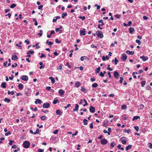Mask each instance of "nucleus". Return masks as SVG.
<instances>
[{"label": "nucleus", "instance_id": "f257e3e1", "mask_svg": "<svg viewBox=\"0 0 152 152\" xmlns=\"http://www.w3.org/2000/svg\"><path fill=\"white\" fill-rule=\"evenodd\" d=\"M23 145L24 148H28L30 146V143L29 142L26 141L24 142Z\"/></svg>", "mask_w": 152, "mask_h": 152}, {"label": "nucleus", "instance_id": "f03ea898", "mask_svg": "<svg viewBox=\"0 0 152 152\" xmlns=\"http://www.w3.org/2000/svg\"><path fill=\"white\" fill-rule=\"evenodd\" d=\"M96 34L98 37H100V38H102L104 36L102 31H98L96 32Z\"/></svg>", "mask_w": 152, "mask_h": 152}, {"label": "nucleus", "instance_id": "7ed1b4c3", "mask_svg": "<svg viewBox=\"0 0 152 152\" xmlns=\"http://www.w3.org/2000/svg\"><path fill=\"white\" fill-rule=\"evenodd\" d=\"M113 75L114 77L116 79L118 78L120 76V75L119 73L116 71H115L114 72Z\"/></svg>", "mask_w": 152, "mask_h": 152}, {"label": "nucleus", "instance_id": "20e7f679", "mask_svg": "<svg viewBox=\"0 0 152 152\" xmlns=\"http://www.w3.org/2000/svg\"><path fill=\"white\" fill-rule=\"evenodd\" d=\"M120 140L122 142V143L124 145H125L126 143L127 140L126 139L125 137H122L120 138Z\"/></svg>", "mask_w": 152, "mask_h": 152}, {"label": "nucleus", "instance_id": "39448f33", "mask_svg": "<svg viewBox=\"0 0 152 152\" xmlns=\"http://www.w3.org/2000/svg\"><path fill=\"white\" fill-rule=\"evenodd\" d=\"M108 142V141L105 139H103L101 141V143L103 145L106 144Z\"/></svg>", "mask_w": 152, "mask_h": 152}, {"label": "nucleus", "instance_id": "423d86ee", "mask_svg": "<svg viewBox=\"0 0 152 152\" xmlns=\"http://www.w3.org/2000/svg\"><path fill=\"white\" fill-rule=\"evenodd\" d=\"M122 56L121 57V59L123 61H125L126 60L127 58V55L125 53H123L122 55Z\"/></svg>", "mask_w": 152, "mask_h": 152}, {"label": "nucleus", "instance_id": "0eeeda50", "mask_svg": "<svg viewBox=\"0 0 152 152\" xmlns=\"http://www.w3.org/2000/svg\"><path fill=\"white\" fill-rule=\"evenodd\" d=\"M80 35H83V36H84L86 35V30L84 28L82 30H81L80 31Z\"/></svg>", "mask_w": 152, "mask_h": 152}, {"label": "nucleus", "instance_id": "6e6552de", "mask_svg": "<svg viewBox=\"0 0 152 152\" xmlns=\"http://www.w3.org/2000/svg\"><path fill=\"white\" fill-rule=\"evenodd\" d=\"M49 106V104L48 103L46 102L43 104L42 107L43 108H48Z\"/></svg>", "mask_w": 152, "mask_h": 152}, {"label": "nucleus", "instance_id": "1a4fd4ad", "mask_svg": "<svg viewBox=\"0 0 152 152\" xmlns=\"http://www.w3.org/2000/svg\"><path fill=\"white\" fill-rule=\"evenodd\" d=\"M89 111L91 113H94L95 111V107L93 106H91L89 107Z\"/></svg>", "mask_w": 152, "mask_h": 152}, {"label": "nucleus", "instance_id": "9d476101", "mask_svg": "<svg viewBox=\"0 0 152 152\" xmlns=\"http://www.w3.org/2000/svg\"><path fill=\"white\" fill-rule=\"evenodd\" d=\"M140 58L142 59L143 61H145L148 59V58L147 56L145 57L144 56H140Z\"/></svg>", "mask_w": 152, "mask_h": 152}, {"label": "nucleus", "instance_id": "9b49d317", "mask_svg": "<svg viewBox=\"0 0 152 152\" xmlns=\"http://www.w3.org/2000/svg\"><path fill=\"white\" fill-rule=\"evenodd\" d=\"M21 79L23 80L27 81L28 80V77L26 75H23L21 77Z\"/></svg>", "mask_w": 152, "mask_h": 152}, {"label": "nucleus", "instance_id": "f8f14e48", "mask_svg": "<svg viewBox=\"0 0 152 152\" xmlns=\"http://www.w3.org/2000/svg\"><path fill=\"white\" fill-rule=\"evenodd\" d=\"M64 93L65 91L62 89H60L58 91V93H59L60 96H61L64 95Z\"/></svg>", "mask_w": 152, "mask_h": 152}, {"label": "nucleus", "instance_id": "ddd939ff", "mask_svg": "<svg viewBox=\"0 0 152 152\" xmlns=\"http://www.w3.org/2000/svg\"><path fill=\"white\" fill-rule=\"evenodd\" d=\"M56 113L57 115L60 116L62 114V112L60 110H57L56 111Z\"/></svg>", "mask_w": 152, "mask_h": 152}, {"label": "nucleus", "instance_id": "4468645a", "mask_svg": "<svg viewBox=\"0 0 152 152\" xmlns=\"http://www.w3.org/2000/svg\"><path fill=\"white\" fill-rule=\"evenodd\" d=\"M81 85V83L80 82L77 81L75 84V86L77 88L79 87Z\"/></svg>", "mask_w": 152, "mask_h": 152}, {"label": "nucleus", "instance_id": "2eb2a0df", "mask_svg": "<svg viewBox=\"0 0 152 152\" xmlns=\"http://www.w3.org/2000/svg\"><path fill=\"white\" fill-rule=\"evenodd\" d=\"M79 105L77 104H75V108L73 109L74 111H78L79 108Z\"/></svg>", "mask_w": 152, "mask_h": 152}, {"label": "nucleus", "instance_id": "dca6fc26", "mask_svg": "<svg viewBox=\"0 0 152 152\" xmlns=\"http://www.w3.org/2000/svg\"><path fill=\"white\" fill-rule=\"evenodd\" d=\"M49 79L51 81V83L52 84H53L55 82V79L54 78L52 77H49Z\"/></svg>", "mask_w": 152, "mask_h": 152}, {"label": "nucleus", "instance_id": "f3484780", "mask_svg": "<svg viewBox=\"0 0 152 152\" xmlns=\"http://www.w3.org/2000/svg\"><path fill=\"white\" fill-rule=\"evenodd\" d=\"M132 147V145H129L127 146L126 148V150L127 151L129 150Z\"/></svg>", "mask_w": 152, "mask_h": 152}, {"label": "nucleus", "instance_id": "a211bd4d", "mask_svg": "<svg viewBox=\"0 0 152 152\" xmlns=\"http://www.w3.org/2000/svg\"><path fill=\"white\" fill-rule=\"evenodd\" d=\"M102 59L103 61H104L106 59L108 60L109 59V57L107 56L105 57L104 56H103L102 57Z\"/></svg>", "mask_w": 152, "mask_h": 152}, {"label": "nucleus", "instance_id": "6ab92c4d", "mask_svg": "<svg viewBox=\"0 0 152 152\" xmlns=\"http://www.w3.org/2000/svg\"><path fill=\"white\" fill-rule=\"evenodd\" d=\"M20 90H22L23 88V85L21 83H20L18 86Z\"/></svg>", "mask_w": 152, "mask_h": 152}, {"label": "nucleus", "instance_id": "aec40b11", "mask_svg": "<svg viewBox=\"0 0 152 152\" xmlns=\"http://www.w3.org/2000/svg\"><path fill=\"white\" fill-rule=\"evenodd\" d=\"M129 32L130 33H132L134 31V29L132 27H130L129 29Z\"/></svg>", "mask_w": 152, "mask_h": 152}, {"label": "nucleus", "instance_id": "412c9836", "mask_svg": "<svg viewBox=\"0 0 152 152\" xmlns=\"http://www.w3.org/2000/svg\"><path fill=\"white\" fill-rule=\"evenodd\" d=\"M126 53L131 55H133L134 53V51H130L129 50H127L126 51Z\"/></svg>", "mask_w": 152, "mask_h": 152}, {"label": "nucleus", "instance_id": "4be33fe9", "mask_svg": "<svg viewBox=\"0 0 152 152\" xmlns=\"http://www.w3.org/2000/svg\"><path fill=\"white\" fill-rule=\"evenodd\" d=\"M18 58V57L16 55L12 56V59L13 60H16Z\"/></svg>", "mask_w": 152, "mask_h": 152}, {"label": "nucleus", "instance_id": "5701e85b", "mask_svg": "<svg viewBox=\"0 0 152 152\" xmlns=\"http://www.w3.org/2000/svg\"><path fill=\"white\" fill-rule=\"evenodd\" d=\"M39 45V42H37L35 45H33V47H36V48L37 49H39L40 48V47L39 46H38V45Z\"/></svg>", "mask_w": 152, "mask_h": 152}, {"label": "nucleus", "instance_id": "b1692460", "mask_svg": "<svg viewBox=\"0 0 152 152\" xmlns=\"http://www.w3.org/2000/svg\"><path fill=\"white\" fill-rule=\"evenodd\" d=\"M140 117L139 116H136L134 117L132 120L134 121L136 120H137L138 119L140 118Z\"/></svg>", "mask_w": 152, "mask_h": 152}, {"label": "nucleus", "instance_id": "393cba45", "mask_svg": "<svg viewBox=\"0 0 152 152\" xmlns=\"http://www.w3.org/2000/svg\"><path fill=\"white\" fill-rule=\"evenodd\" d=\"M58 99H54L53 101V104H56V103L58 102Z\"/></svg>", "mask_w": 152, "mask_h": 152}, {"label": "nucleus", "instance_id": "a878e982", "mask_svg": "<svg viewBox=\"0 0 152 152\" xmlns=\"http://www.w3.org/2000/svg\"><path fill=\"white\" fill-rule=\"evenodd\" d=\"M98 22L99 23H101V24H100V25L101 26H102L104 25V22H103V20L102 19L99 20L98 21Z\"/></svg>", "mask_w": 152, "mask_h": 152}, {"label": "nucleus", "instance_id": "bb28decb", "mask_svg": "<svg viewBox=\"0 0 152 152\" xmlns=\"http://www.w3.org/2000/svg\"><path fill=\"white\" fill-rule=\"evenodd\" d=\"M6 83L4 82H2L1 85V86L3 88H5L6 87Z\"/></svg>", "mask_w": 152, "mask_h": 152}, {"label": "nucleus", "instance_id": "cd10ccee", "mask_svg": "<svg viewBox=\"0 0 152 152\" xmlns=\"http://www.w3.org/2000/svg\"><path fill=\"white\" fill-rule=\"evenodd\" d=\"M46 43L49 45H53V42H49V40L48 39L47 40V41L46 42Z\"/></svg>", "mask_w": 152, "mask_h": 152}, {"label": "nucleus", "instance_id": "c85d7f7f", "mask_svg": "<svg viewBox=\"0 0 152 152\" xmlns=\"http://www.w3.org/2000/svg\"><path fill=\"white\" fill-rule=\"evenodd\" d=\"M121 108L122 109L125 110L127 108V106L125 104L122 105Z\"/></svg>", "mask_w": 152, "mask_h": 152}, {"label": "nucleus", "instance_id": "c756f323", "mask_svg": "<svg viewBox=\"0 0 152 152\" xmlns=\"http://www.w3.org/2000/svg\"><path fill=\"white\" fill-rule=\"evenodd\" d=\"M98 86L97 84L96 83H93L92 85V87L93 88H95Z\"/></svg>", "mask_w": 152, "mask_h": 152}, {"label": "nucleus", "instance_id": "7c9ffc66", "mask_svg": "<svg viewBox=\"0 0 152 152\" xmlns=\"http://www.w3.org/2000/svg\"><path fill=\"white\" fill-rule=\"evenodd\" d=\"M88 121L87 119H84L83 121L84 124V125H87L88 124Z\"/></svg>", "mask_w": 152, "mask_h": 152}, {"label": "nucleus", "instance_id": "2f4dec72", "mask_svg": "<svg viewBox=\"0 0 152 152\" xmlns=\"http://www.w3.org/2000/svg\"><path fill=\"white\" fill-rule=\"evenodd\" d=\"M67 15V14L66 12L65 13H63L61 15V17L62 18H64V17L66 16Z\"/></svg>", "mask_w": 152, "mask_h": 152}, {"label": "nucleus", "instance_id": "473e14b6", "mask_svg": "<svg viewBox=\"0 0 152 152\" xmlns=\"http://www.w3.org/2000/svg\"><path fill=\"white\" fill-rule=\"evenodd\" d=\"M34 52L33 50H30L27 53L28 54H34Z\"/></svg>", "mask_w": 152, "mask_h": 152}, {"label": "nucleus", "instance_id": "72a5a7b5", "mask_svg": "<svg viewBox=\"0 0 152 152\" xmlns=\"http://www.w3.org/2000/svg\"><path fill=\"white\" fill-rule=\"evenodd\" d=\"M88 58L86 56H82L80 58V60L81 61H83L85 58Z\"/></svg>", "mask_w": 152, "mask_h": 152}, {"label": "nucleus", "instance_id": "f704fd0d", "mask_svg": "<svg viewBox=\"0 0 152 152\" xmlns=\"http://www.w3.org/2000/svg\"><path fill=\"white\" fill-rule=\"evenodd\" d=\"M146 81H142L141 82V86L142 87H143L145 84Z\"/></svg>", "mask_w": 152, "mask_h": 152}, {"label": "nucleus", "instance_id": "c9c22d12", "mask_svg": "<svg viewBox=\"0 0 152 152\" xmlns=\"http://www.w3.org/2000/svg\"><path fill=\"white\" fill-rule=\"evenodd\" d=\"M4 101L5 102H7L9 103L10 102V100L7 98H6L4 99Z\"/></svg>", "mask_w": 152, "mask_h": 152}, {"label": "nucleus", "instance_id": "e433bc0d", "mask_svg": "<svg viewBox=\"0 0 152 152\" xmlns=\"http://www.w3.org/2000/svg\"><path fill=\"white\" fill-rule=\"evenodd\" d=\"M100 70V68L99 67H98V68H96L95 70L96 73H99Z\"/></svg>", "mask_w": 152, "mask_h": 152}, {"label": "nucleus", "instance_id": "4c0bfd02", "mask_svg": "<svg viewBox=\"0 0 152 152\" xmlns=\"http://www.w3.org/2000/svg\"><path fill=\"white\" fill-rule=\"evenodd\" d=\"M43 31L42 30H40L39 31V33L38 34V35H39L40 37L42 36V35Z\"/></svg>", "mask_w": 152, "mask_h": 152}, {"label": "nucleus", "instance_id": "58836bf2", "mask_svg": "<svg viewBox=\"0 0 152 152\" xmlns=\"http://www.w3.org/2000/svg\"><path fill=\"white\" fill-rule=\"evenodd\" d=\"M17 6V5L15 4H12L10 6V7L11 8H13Z\"/></svg>", "mask_w": 152, "mask_h": 152}, {"label": "nucleus", "instance_id": "ea45409f", "mask_svg": "<svg viewBox=\"0 0 152 152\" xmlns=\"http://www.w3.org/2000/svg\"><path fill=\"white\" fill-rule=\"evenodd\" d=\"M39 130L37 129H36V130L35 132H34V134H38L39 133Z\"/></svg>", "mask_w": 152, "mask_h": 152}, {"label": "nucleus", "instance_id": "a19ab883", "mask_svg": "<svg viewBox=\"0 0 152 152\" xmlns=\"http://www.w3.org/2000/svg\"><path fill=\"white\" fill-rule=\"evenodd\" d=\"M83 101H84V102H85V104L83 105V106L84 107H85L86 106H87V105H88V103L86 101V100L85 99H83Z\"/></svg>", "mask_w": 152, "mask_h": 152}, {"label": "nucleus", "instance_id": "79ce46f5", "mask_svg": "<svg viewBox=\"0 0 152 152\" xmlns=\"http://www.w3.org/2000/svg\"><path fill=\"white\" fill-rule=\"evenodd\" d=\"M59 28H57L56 29V31L57 32H58L59 31V33H61L62 32V30H59Z\"/></svg>", "mask_w": 152, "mask_h": 152}, {"label": "nucleus", "instance_id": "37998d69", "mask_svg": "<svg viewBox=\"0 0 152 152\" xmlns=\"http://www.w3.org/2000/svg\"><path fill=\"white\" fill-rule=\"evenodd\" d=\"M122 118L124 120H126V115H124L122 116Z\"/></svg>", "mask_w": 152, "mask_h": 152}, {"label": "nucleus", "instance_id": "c03bdc74", "mask_svg": "<svg viewBox=\"0 0 152 152\" xmlns=\"http://www.w3.org/2000/svg\"><path fill=\"white\" fill-rule=\"evenodd\" d=\"M94 6L95 7H96V9L97 10H99V9H100V6L99 5H98V4H95L94 5Z\"/></svg>", "mask_w": 152, "mask_h": 152}, {"label": "nucleus", "instance_id": "a18cd8bd", "mask_svg": "<svg viewBox=\"0 0 152 152\" xmlns=\"http://www.w3.org/2000/svg\"><path fill=\"white\" fill-rule=\"evenodd\" d=\"M118 61H119L118 60V59H117V58H115V61H114L115 64V65H117V63L118 62Z\"/></svg>", "mask_w": 152, "mask_h": 152}, {"label": "nucleus", "instance_id": "49530a36", "mask_svg": "<svg viewBox=\"0 0 152 152\" xmlns=\"http://www.w3.org/2000/svg\"><path fill=\"white\" fill-rule=\"evenodd\" d=\"M43 6L42 5H40V6H39L38 7V8L39 10H42V8L43 7Z\"/></svg>", "mask_w": 152, "mask_h": 152}, {"label": "nucleus", "instance_id": "de8ad7c7", "mask_svg": "<svg viewBox=\"0 0 152 152\" xmlns=\"http://www.w3.org/2000/svg\"><path fill=\"white\" fill-rule=\"evenodd\" d=\"M62 64H61L60 66H58L57 67V69H58V70L60 69L61 70H62Z\"/></svg>", "mask_w": 152, "mask_h": 152}, {"label": "nucleus", "instance_id": "09e8293b", "mask_svg": "<svg viewBox=\"0 0 152 152\" xmlns=\"http://www.w3.org/2000/svg\"><path fill=\"white\" fill-rule=\"evenodd\" d=\"M33 21L35 22V23H34L35 25V26H37L38 25V23H37V21L36 20V19H35V18L33 19Z\"/></svg>", "mask_w": 152, "mask_h": 152}, {"label": "nucleus", "instance_id": "8fccbe9b", "mask_svg": "<svg viewBox=\"0 0 152 152\" xmlns=\"http://www.w3.org/2000/svg\"><path fill=\"white\" fill-rule=\"evenodd\" d=\"M136 42L138 43L139 45H140L141 43V42L139 39H137L136 40Z\"/></svg>", "mask_w": 152, "mask_h": 152}, {"label": "nucleus", "instance_id": "3c124183", "mask_svg": "<svg viewBox=\"0 0 152 152\" xmlns=\"http://www.w3.org/2000/svg\"><path fill=\"white\" fill-rule=\"evenodd\" d=\"M79 18L80 19H81L83 20L86 19V17L84 16H83V17L80 16L79 17Z\"/></svg>", "mask_w": 152, "mask_h": 152}, {"label": "nucleus", "instance_id": "603ef678", "mask_svg": "<svg viewBox=\"0 0 152 152\" xmlns=\"http://www.w3.org/2000/svg\"><path fill=\"white\" fill-rule=\"evenodd\" d=\"M37 103L39 104H40L42 103V101L40 99H37Z\"/></svg>", "mask_w": 152, "mask_h": 152}, {"label": "nucleus", "instance_id": "864d4df0", "mask_svg": "<svg viewBox=\"0 0 152 152\" xmlns=\"http://www.w3.org/2000/svg\"><path fill=\"white\" fill-rule=\"evenodd\" d=\"M114 141H113V142H112L110 144V146L112 148H113L114 147V145H114Z\"/></svg>", "mask_w": 152, "mask_h": 152}, {"label": "nucleus", "instance_id": "5fc2aeb1", "mask_svg": "<svg viewBox=\"0 0 152 152\" xmlns=\"http://www.w3.org/2000/svg\"><path fill=\"white\" fill-rule=\"evenodd\" d=\"M58 130L56 129V130H55V131H54L53 132V133L54 134H57L58 133Z\"/></svg>", "mask_w": 152, "mask_h": 152}, {"label": "nucleus", "instance_id": "6e6d98bb", "mask_svg": "<svg viewBox=\"0 0 152 152\" xmlns=\"http://www.w3.org/2000/svg\"><path fill=\"white\" fill-rule=\"evenodd\" d=\"M14 142V141L10 140V142L9 143V144L10 145H12V143Z\"/></svg>", "mask_w": 152, "mask_h": 152}, {"label": "nucleus", "instance_id": "4d7b16f0", "mask_svg": "<svg viewBox=\"0 0 152 152\" xmlns=\"http://www.w3.org/2000/svg\"><path fill=\"white\" fill-rule=\"evenodd\" d=\"M123 78L122 77H120V83H122L123 82Z\"/></svg>", "mask_w": 152, "mask_h": 152}, {"label": "nucleus", "instance_id": "13d9d810", "mask_svg": "<svg viewBox=\"0 0 152 152\" xmlns=\"http://www.w3.org/2000/svg\"><path fill=\"white\" fill-rule=\"evenodd\" d=\"M55 42L57 43H60L61 42V41L59 40L58 39H55Z\"/></svg>", "mask_w": 152, "mask_h": 152}, {"label": "nucleus", "instance_id": "bf43d9fd", "mask_svg": "<svg viewBox=\"0 0 152 152\" xmlns=\"http://www.w3.org/2000/svg\"><path fill=\"white\" fill-rule=\"evenodd\" d=\"M134 129H135V130H136L137 132H138L139 130H138V129H139V127L138 126H135L134 127Z\"/></svg>", "mask_w": 152, "mask_h": 152}, {"label": "nucleus", "instance_id": "052dcab7", "mask_svg": "<svg viewBox=\"0 0 152 152\" xmlns=\"http://www.w3.org/2000/svg\"><path fill=\"white\" fill-rule=\"evenodd\" d=\"M45 57V55L43 53H41V55L40 56V57L41 58H42Z\"/></svg>", "mask_w": 152, "mask_h": 152}, {"label": "nucleus", "instance_id": "680f3d73", "mask_svg": "<svg viewBox=\"0 0 152 152\" xmlns=\"http://www.w3.org/2000/svg\"><path fill=\"white\" fill-rule=\"evenodd\" d=\"M78 133L77 131H76L74 134H72V137H73L74 135H76Z\"/></svg>", "mask_w": 152, "mask_h": 152}, {"label": "nucleus", "instance_id": "e2e57ef3", "mask_svg": "<svg viewBox=\"0 0 152 152\" xmlns=\"http://www.w3.org/2000/svg\"><path fill=\"white\" fill-rule=\"evenodd\" d=\"M24 42L26 43L27 44H28L30 43V41L28 39H27L24 41Z\"/></svg>", "mask_w": 152, "mask_h": 152}, {"label": "nucleus", "instance_id": "0e129e2a", "mask_svg": "<svg viewBox=\"0 0 152 152\" xmlns=\"http://www.w3.org/2000/svg\"><path fill=\"white\" fill-rule=\"evenodd\" d=\"M115 17L117 18H120V15H119V14H117V15H115Z\"/></svg>", "mask_w": 152, "mask_h": 152}, {"label": "nucleus", "instance_id": "69168bd1", "mask_svg": "<svg viewBox=\"0 0 152 152\" xmlns=\"http://www.w3.org/2000/svg\"><path fill=\"white\" fill-rule=\"evenodd\" d=\"M99 75L101 77H103L104 76V75L102 72H100Z\"/></svg>", "mask_w": 152, "mask_h": 152}, {"label": "nucleus", "instance_id": "338daca9", "mask_svg": "<svg viewBox=\"0 0 152 152\" xmlns=\"http://www.w3.org/2000/svg\"><path fill=\"white\" fill-rule=\"evenodd\" d=\"M41 119L42 120H44L45 119V117L44 116H42L41 117Z\"/></svg>", "mask_w": 152, "mask_h": 152}, {"label": "nucleus", "instance_id": "774afa93", "mask_svg": "<svg viewBox=\"0 0 152 152\" xmlns=\"http://www.w3.org/2000/svg\"><path fill=\"white\" fill-rule=\"evenodd\" d=\"M38 152H43L44 151L42 149L39 148L38 150Z\"/></svg>", "mask_w": 152, "mask_h": 152}]
</instances>
